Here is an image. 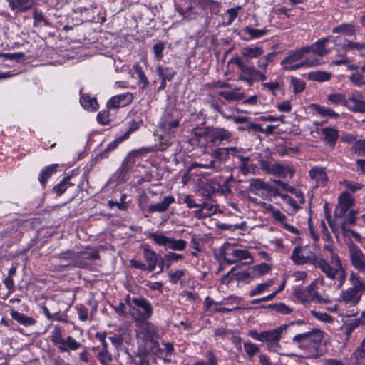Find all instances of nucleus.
Masks as SVG:
<instances>
[{"instance_id": "1", "label": "nucleus", "mask_w": 365, "mask_h": 365, "mask_svg": "<svg viewBox=\"0 0 365 365\" xmlns=\"http://www.w3.org/2000/svg\"><path fill=\"white\" fill-rule=\"evenodd\" d=\"M336 37L329 36L318 41L309 48H302L298 51V68L316 65L318 61L317 55L323 56L330 51L331 47H329V43L339 46L336 43Z\"/></svg>"}, {"instance_id": "2", "label": "nucleus", "mask_w": 365, "mask_h": 365, "mask_svg": "<svg viewBox=\"0 0 365 365\" xmlns=\"http://www.w3.org/2000/svg\"><path fill=\"white\" fill-rule=\"evenodd\" d=\"M314 266L319 268L325 276L331 280H336L337 287L341 288L346 281V270L342 266V262L336 253L331 252L329 262L319 257L314 260Z\"/></svg>"}, {"instance_id": "3", "label": "nucleus", "mask_w": 365, "mask_h": 365, "mask_svg": "<svg viewBox=\"0 0 365 365\" xmlns=\"http://www.w3.org/2000/svg\"><path fill=\"white\" fill-rule=\"evenodd\" d=\"M323 339V333L312 330L298 334V358L311 359L319 356V346Z\"/></svg>"}, {"instance_id": "4", "label": "nucleus", "mask_w": 365, "mask_h": 365, "mask_svg": "<svg viewBox=\"0 0 365 365\" xmlns=\"http://www.w3.org/2000/svg\"><path fill=\"white\" fill-rule=\"evenodd\" d=\"M220 255L227 264H233L245 260L240 265H250L254 262L251 253L236 244L225 243L220 249Z\"/></svg>"}, {"instance_id": "5", "label": "nucleus", "mask_w": 365, "mask_h": 365, "mask_svg": "<svg viewBox=\"0 0 365 365\" xmlns=\"http://www.w3.org/2000/svg\"><path fill=\"white\" fill-rule=\"evenodd\" d=\"M293 324H294V322H292L289 324L282 325L269 331H263L262 342L265 343L267 349L271 351H274L284 356H295L294 353L293 352L284 351L279 344V341L283 331L285 330L289 325Z\"/></svg>"}, {"instance_id": "6", "label": "nucleus", "mask_w": 365, "mask_h": 365, "mask_svg": "<svg viewBox=\"0 0 365 365\" xmlns=\"http://www.w3.org/2000/svg\"><path fill=\"white\" fill-rule=\"evenodd\" d=\"M231 61L235 63L240 70L239 79L251 86L254 81H264L266 76L252 66L247 64L245 61L238 56L233 57Z\"/></svg>"}, {"instance_id": "7", "label": "nucleus", "mask_w": 365, "mask_h": 365, "mask_svg": "<svg viewBox=\"0 0 365 365\" xmlns=\"http://www.w3.org/2000/svg\"><path fill=\"white\" fill-rule=\"evenodd\" d=\"M195 134L205 135L207 143L213 147L220 146L224 142L229 143L232 139V134L228 130L218 127H208L205 131Z\"/></svg>"}, {"instance_id": "8", "label": "nucleus", "mask_w": 365, "mask_h": 365, "mask_svg": "<svg viewBox=\"0 0 365 365\" xmlns=\"http://www.w3.org/2000/svg\"><path fill=\"white\" fill-rule=\"evenodd\" d=\"M148 237L152 239L158 245L164 246L168 249L175 251H182L185 249L187 242L182 239L168 237L163 234L150 232Z\"/></svg>"}, {"instance_id": "9", "label": "nucleus", "mask_w": 365, "mask_h": 365, "mask_svg": "<svg viewBox=\"0 0 365 365\" xmlns=\"http://www.w3.org/2000/svg\"><path fill=\"white\" fill-rule=\"evenodd\" d=\"M138 336L146 343L153 345L158 344V331L155 325L147 320H143L138 324Z\"/></svg>"}, {"instance_id": "10", "label": "nucleus", "mask_w": 365, "mask_h": 365, "mask_svg": "<svg viewBox=\"0 0 365 365\" xmlns=\"http://www.w3.org/2000/svg\"><path fill=\"white\" fill-rule=\"evenodd\" d=\"M351 264L355 269L365 274V254L352 242L348 244Z\"/></svg>"}, {"instance_id": "11", "label": "nucleus", "mask_w": 365, "mask_h": 365, "mask_svg": "<svg viewBox=\"0 0 365 365\" xmlns=\"http://www.w3.org/2000/svg\"><path fill=\"white\" fill-rule=\"evenodd\" d=\"M261 168L262 170L266 173L279 177H293L294 175V170L290 169L289 167L284 166L277 163H272L270 161H262L261 163Z\"/></svg>"}, {"instance_id": "12", "label": "nucleus", "mask_w": 365, "mask_h": 365, "mask_svg": "<svg viewBox=\"0 0 365 365\" xmlns=\"http://www.w3.org/2000/svg\"><path fill=\"white\" fill-rule=\"evenodd\" d=\"M131 302L133 304V309L138 308L141 309L139 317L143 320L150 319L153 313V308L150 302L143 297H133L131 298Z\"/></svg>"}, {"instance_id": "13", "label": "nucleus", "mask_w": 365, "mask_h": 365, "mask_svg": "<svg viewBox=\"0 0 365 365\" xmlns=\"http://www.w3.org/2000/svg\"><path fill=\"white\" fill-rule=\"evenodd\" d=\"M241 266L239 264L232 267L222 277L221 282L225 284H230L233 280L248 282L250 279V274L246 271H240L239 269Z\"/></svg>"}, {"instance_id": "14", "label": "nucleus", "mask_w": 365, "mask_h": 365, "mask_svg": "<svg viewBox=\"0 0 365 365\" xmlns=\"http://www.w3.org/2000/svg\"><path fill=\"white\" fill-rule=\"evenodd\" d=\"M298 299L303 303L310 301H314L316 302H329L328 297H322L317 294L315 289V284L314 283L310 284L306 290H298Z\"/></svg>"}, {"instance_id": "15", "label": "nucleus", "mask_w": 365, "mask_h": 365, "mask_svg": "<svg viewBox=\"0 0 365 365\" xmlns=\"http://www.w3.org/2000/svg\"><path fill=\"white\" fill-rule=\"evenodd\" d=\"M346 107L349 110L358 113H365V101H363L360 92L352 91L346 101Z\"/></svg>"}, {"instance_id": "16", "label": "nucleus", "mask_w": 365, "mask_h": 365, "mask_svg": "<svg viewBox=\"0 0 365 365\" xmlns=\"http://www.w3.org/2000/svg\"><path fill=\"white\" fill-rule=\"evenodd\" d=\"M210 166L216 172L222 170V163L228 159L227 150L226 148H217L210 153Z\"/></svg>"}, {"instance_id": "17", "label": "nucleus", "mask_w": 365, "mask_h": 365, "mask_svg": "<svg viewBox=\"0 0 365 365\" xmlns=\"http://www.w3.org/2000/svg\"><path fill=\"white\" fill-rule=\"evenodd\" d=\"M354 200L347 192L341 194L338 199V205L335 209V214L338 217H342L350 207L353 206Z\"/></svg>"}, {"instance_id": "18", "label": "nucleus", "mask_w": 365, "mask_h": 365, "mask_svg": "<svg viewBox=\"0 0 365 365\" xmlns=\"http://www.w3.org/2000/svg\"><path fill=\"white\" fill-rule=\"evenodd\" d=\"M133 100V96L130 92H126L122 94L113 96L107 103V108L108 109H116L120 107H125Z\"/></svg>"}, {"instance_id": "19", "label": "nucleus", "mask_w": 365, "mask_h": 365, "mask_svg": "<svg viewBox=\"0 0 365 365\" xmlns=\"http://www.w3.org/2000/svg\"><path fill=\"white\" fill-rule=\"evenodd\" d=\"M311 180L317 187H324L328 180V176L325 168L313 167L309 172Z\"/></svg>"}, {"instance_id": "20", "label": "nucleus", "mask_w": 365, "mask_h": 365, "mask_svg": "<svg viewBox=\"0 0 365 365\" xmlns=\"http://www.w3.org/2000/svg\"><path fill=\"white\" fill-rule=\"evenodd\" d=\"M361 296L362 295L359 292L348 288L341 291L339 300L344 302L346 306L354 307L359 302Z\"/></svg>"}, {"instance_id": "21", "label": "nucleus", "mask_w": 365, "mask_h": 365, "mask_svg": "<svg viewBox=\"0 0 365 365\" xmlns=\"http://www.w3.org/2000/svg\"><path fill=\"white\" fill-rule=\"evenodd\" d=\"M264 53V49L259 46H246L241 49L242 57L247 61L252 58H257Z\"/></svg>"}, {"instance_id": "22", "label": "nucleus", "mask_w": 365, "mask_h": 365, "mask_svg": "<svg viewBox=\"0 0 365 365\" xmlns=\"http://www.w3.org/2000/svg\"><path fill=\"white\" fill-rule=\"evenodd\" d=\"M175 202L174 197L171 195L165 196L163 201L148 207V212L150 213L158 212H163L168 210L170 205Z\"/></svg>"}, {"instance_id": "23", "label": "nucleus", "mask_w": 365, "mask_h": 365, "mask_svg": "<svg viewBox=\"0 0 365 365\" xmlns=\"http://www.w3.org/2000/svg\"><path fill=\"white\" fill-rule=\"evenodd\" d=\"M143 257L148 263V271H153L157 266L158 255L148 246L143 247Z\"/></svg>"}, {"instance_id": "24", "label": "nucleus", "mask_w": 365, "mask_h": 365, "mask_svg": "<svg viewBox=\"0 0 365 365\" xmlns=\"http://www.w3.org/2000/svg\"><path fill=\"white\" fill-rule=\"evenodd\" d=\"M9 6L14 11L25 12L34 5L33 0H9Z\"/></svg>"}, {"instance_id": "25", "label": "nucleus", "mask_w": 365, "mask_h": 365, "mask_svg": "<svg viewBox=\"0 0 365 365\" xmlns=\"http://www.w3.org/2000/svg\"><path fill=\"white\" fill-rule=\"evenodd\" d=\"M322 134L324 137V140L330 146L335 145L336 140L339 138L338 130L334 128L327 127L322 130Z\"/></svg>"}, {"instance_id": "26", "label": "nucleus", "mask_w": 365, "mask_h": 365, "mask_svg": "<svg viewBox=\"0 0 365 365\" xmlns=\"http://www.w3.org/2000/svg\"><path fill=\"white\" fill-rule=\"evenodd\" d=\"M249 182V187L248 190L257 194L259 190H267L270 191V186L267 185L265 182L260 179L257 178H251L248 180Z\"/></svg>"}, {"instance_id": "27", "label": "nucleus", "mask_w": 365, "mask_h": 365, "mask_svg": "<svg viewBox=\"0 0 365 365\" xmlns=\"http://www.w3.org/2000/svg\"><path fill=\"white\" fill-rule=\"evenodd\" d=\"M349 281L351 285L349 288L362 295L363 292L365 291V282L354 272H351L350 274Z\"/></svg>"}, {"instance_id": "28", "label": "nucleus", "mask_w": 365, "mask_h": 365, "mask_svg": "<svg viewBox=\"0 0 365 365\" xmlns=\"http://www.w3.org/2000/svg\"><path fill=\"white\" fill-rule=\"evenodd\" d=\"M10 314L13 319L26 327L34 325L36 322L35 319L33 317H28L26 314L19 312L16 310H12Z\"/></svg>"}, {"instance_id": "29", "label": "nucleus", "mask_w": 365, "mask_h": 365, "mask_svg": "<svg viewBox=\"0 0 365 365\" xmlns=\"http://www.w3.org/2000/svg\"><path fill=\"white\" fill-rule=\"evenodd\" d=\"M319 257H316L314 253L307 249H300L298 247V264L312 262L314 264V260Z\"/></svg>"}, {"instance_id": "30", "label": "nucleus", "mask_w": 365, "mask_h": 365, "mask_svg": "<svg viewBox=\"0 0 365 365\" xmlns=\"http://www.w3.org/2000/svg\"><path fill=\"white\" fill-rule=\"evenodd\" d=\"M332 32L341 34L346 36H352L356 34V29L355 26L351 24H342L334 27Z\"/></svg>"}, {"instance_id": "31", "label": "nucleus", "mask_w": 365, "mask_h": 365, "mask_svg": "<svg viewBox=\"0 0 365 365\" xmlns=\"http://www.w3.org/2000/svg\"><path fill=\"white\" fill-rule=\"evenodd\" d=\"M81 346V344L72 336H68L64 339L63 345H61L59 348L61 352H68L70 351H76Z\"/></svg>"}, {"instance_id": "32", "label": "nucleus", "mask_w": 365, "mask_h": 365, "mask_svg": "<svg viewBox=\"0 0 365 365\" xmlns=\"http://www.w3.org/2000/svg\"><path fill=\"white\" fill-rule=\"evenodd\" d=\"M166 116L161 119L159 123V127L165 133H171L179 127L180 123L178 120H167Z\"/></svg>"}, {"instance_id": "33", "label": "nucleus", "mask_w": 365, "mask_h": 365, "mask_svg": "<svg viewBox=\"0 0 365 365\" xmlns=\"http://www.w3.org/2000/svg\"><path fill=\"white\" fill-rule=\"evenodd\" d=\"M80 102L81 106L87 110L95 111L98 108V103L96 98L83 95Z\"/></svg>"}, {"instance_id": "34", "label": "nucleus", "mask_w": 365, "mask_h": 365, "mask_svg": "<svg viewBox=\"0 0 365 365\" xmlns=\"http://www.w3.org/2000/svg\"><path fill=\"white\" fill-rule=\"evenodd\" d=\"M57 164H52L45 167L40 173L38 180L44 187L47 180L56 171Z\"/></svg>"}, {"instance_id": "35", "label": "nucleus", "mask_w": 365, "mask_h": 365, "mask_svg": "<svg viewBox=\"0 0 365 365\" xmlns=\"http://www.w3.org/2000/svg\"><path fill=\"white\" fill-rule=\"evenodd\" d=\"M339 46H341L346 52L351 50H356L362 54L363 51L365 49V42L360 43L345 40L344 43Z\"/></svg>"}, {"instance_id": "36", "label": "nucleus", "mask_w": 365, "mask_h": 365, "mask_svg": "<svg viewBox=\"0 0 365 365\" xmlns=\"http://www.w3.org/2000/svg\"><path fill=\"white\" fill-rule=\"evenodd\" d=\"M74 183L71 182V177H65L58 184L55 185L53 188V192L57 195L60 196L63 195L68 187H73Z\"/></svg>"}, {"instance_id": "37", "label": "nucleus", "mask_w": 365, "mask_h": 365, "mask_svg": "<svg viewBox=\"0 0 365 365\" xmlns=\"http://www.w3.org/2000/svg\"><path fill=\"white\" fill-rule=\"evenodd\" d=\"M197 207L199 210L196 212V215L200 217H207L215 212V207L207 202L199 204Z\"/></svg>"}, {"instance_id": "38", "label": "nucleus", "mask_w": 365, "mask_h": 365, "mask_svg": "<svg viewBox=\"0 0 365 365\" xmlns=\"http://www.w3.org/2000/svg\"><path fill=\"white\" fill-rule=\"evenodd\" d=\"M156 73L161 80L171 81L175 75V71L171 67L163 68L158 65L156 67Z\"/></svg>"}, {"instance_id": "39", "label": "nucleus", "mask_w": 365, "mask_h": 365, "mask_svg": "<svg viewBox=\"0 0 365 365\" xmlns=\"http://www.w3.org/2000/svg\"><path fill=\"white\" fill-rule=\"evenodd\" d=\"M308 78L319 82L327 81L331 78V73L325 71H313L307 74Z\"/></svg>"}, {"instance_id": "40", "label": "nucleus", "mask_w": 365, "mask_h": 365, "mask_svg": "<svg viewBox=\"0 0 365 365\" xmlns=\"http://www.w3.org/2000/svg\"><path fill=\"white\" fill-rule=\"evenodd\" d=\"M123 140H125V138L120 136L110 142L103 152L97 155V158L102 159L108 158V153L112 150H114L118 147V144Z\"/></svg>"}, {"instance_id": "41", "label": "nucleus", "mask_w": 365, "mask_h": 365, "mask_svg": "<svg viewBox=\"0 0 365 365\" xmlns=\"http://www.w3.org/2000/svg\"><path fill=\"white\" fill-rule=\"evenodd\" d=\"M51 340L58 349L61 345H63L64 339L63 338L61 329L59 327H54L51 332Z\"/></svg>"}, {"instance_id": "42", "label": "nucleus", "mask_w": 365, "mask_h": 365, "mask_svg": "<svg viewBox=\"0 0 365 365\" xmlns=\"http://www.w3.org/2000/svg\"><path fill=\"white\" fill-rule=\"evenodd\" d=\"M284 69L293 71L297 69V54L293 53L283 59L281 62Z\"/></svg>"}, {"instance_id": "43", "label": "nucleus", "mask_w": 365, "mask_h": 365, "mask_svg": "<svg viewBox=\"0 0 365 365\" xmlns=\"http://www.w3.org/2000/svg\"><path fill=\"white\" fill-rule=\"evenodd\" d=\"M314 108L316 112L323 117L327 116L336 119L339 116V113H336L330 108L315 105Z\"/></svg>"}, {"instance_id": "44", "label": "nucleus", "mask_w": 365, "mask_h": 365, "mask_svg": "<svg viewBox=\"0 0 365 365\" xmlns=\"http://www.w3.org/2000/svg\"><path fill=\"white\" fill-rule=\"evenodd\" d=\"M351 361L356 365H364L365 363V350L360 346L352 354Z\"/></svg>"}, {"instance_id": "45", "label": "nucleus", "mask_w": 365, "mask_h": 365, "mask_svg": "<svg viewBox=\"0 0 365 365\" xmlns=\"http://www.w3.org/2000/svg\"><path fill=\"white\" fill-rule=\"evenodd\" d=\"M361 324V319H355L351 322L348 323L342 329H344L346 336V340L348 341L350 335L353 331Z\"/></svg>"}, {"instance_id": "46", "label": "nucleus", "mask_w": 365, "mask_h": 365, "mask_svg": "<svg viewBox=\"0 0 365 365\" xmlns=\"http://www.w3.org/2000/svg\"><path fill=\"white\" fill-rule=\"evenodd\" d=\"M327 99L331 103L335 105H341L345 106L346 98V96L339 93H331L327 96Z\"/></svg>"}, {"instance_id": "47", "label": "nucleus", "mask_w": 365, "mask_h": 365, "mask_svg": "<svg viewBox=\"0 0 365 365\" xmlns=\"http://www.w3.org/2000/svg\"><path fill=\"white\" fill-rule=\"evenodd\" d=\"M276 53L272 52L269 53L266 56L259 58L257 61V66L259 68L265 71L269 63L275 56Z\"/></svg>"}, {"instance_id": "48", "label": "nucleus", "mask_w": 365, "mask_h": 365, "mask_svg": "<svg viewBox=\"0 0 365 365\" xmlns=\"http://www.w3.org/2000/svg\"><path fill=\"white\" fill-rule=\"evenodd\" d=\"M252 269L254 276H262L268 273L271 269V267L266 263H261L254 266Z\"/></svg>"}, {"instance_id": "49", "label": "nucleus", "mask_w": 365, "mask_h": 365, "mask_svg": "<svg viewBox=\"0 0 365 365\" xmlns=\"http://www.w3.org/2000/svg\"><path fill=\"white\" fill-rule=\"evenodd\" d=\"M245 31L247 34L252 38H258L263 36H264L267 31L266 29H253L250 26H247L245 28Z\"/></svg>"}, {"instance_id": "50", "label": "nucleus", "mask_w": 365, "mask_h": 365, "mask_svg": "<svg viewBox=\"0 0 365 365\" xmlns=\"http://www.w3.org/2000/svg\"><path fill=\"white\" fill-rule=\"evenodd\" d=\"M98 359L100 361L101 365H110L112 361V355L108 351V350H101L98 355Z\"/></svg>"}, {"instance_id": "51", "label": "nucleus", "mask_w": 365, "mask_h": 365, "mask_svg": "<svg viewBox=\"0 0 365 365\" xmlns=\"http://www.w3.org/2000/svg\"><path fill=\"white\" fill-rule=\"evenodd\" d=\"M244 349L250 357H252L259 351L258 346L252 342L247 341L244 343Z\"/></svg>"}, {"instance_id": "52", "label": "nucleus", "mask_w": 365, "mask_h": 365, "mask_svg": "<svg viewBox=\"0 0 365 365\" xmlns=\"http://www.w3.org/2000/svg\"><path fill=\"white\" fill-rule=\"evenodd\" d=\"M340 184L346 187V189L351 190V192H354L357 190H359L362 187V185L358 182H351L349 180H344L343 181L340 182Z\"/></svg>"}, {"instance_id": "53", "label": "nucleus", "mask_w": 365, "mask_h": 365, "mask_svg": "<svg viewBox=\"0 0 365 365\" xmlns=\"http://www.w3.org/2000/svg\"><path fill=\"white\" fill-rule=\"evenodd\" d=\"M312 314L319 321L331 323L333 322V317L324 312H317L314 310L311 311Z\"/></svg>"}, {"instance_id": "54", "label": "nucleus", "mask_w": 365, "mask_h": 365, "mask_svg": "<svg viewBox=\"0 0 365 365\" xmlns=\"http://www.w3.org/2000/svg\"><path fill=\"white\" fill-rule=\"evenodd\" d=\"M164 49L165 44L162 42H159L153 46V51L156 60L160 61L163 58Z\"/></svg>"}, {"instance_id": "55", "label": "nucleus", "mask_w": 365, "mask_h": 365, "mask_svg": "<svg viewBox=\"0 0 365 365\" xmlns=\"http://www.w3.org/2000/svg\"><path fill=\"white\" fill-rule=\"evenodd\" d=\"M135 71L138 76V79L140 83H142L143 86V87H145L148 85V79L147 78L145 73L143 72L142 68L139 66H134Z\"/></svg>"}, {"instance_id": "56", "label": "nucleus", "mask_w": 365, "mask_h": 365, "mask_svg": "<svg viewBox=\"0 0 365 365\" xmlns=\"http://www.w3.org/2000/svg\"><path fill=\"white\" fill-rule=\"evenodd\" d=\"M349 79L355 86H361L365 84L364 76L361 73H354L349 76Z\"/></svg>"}, {"instance_id": "57", "label": "nucleus", "mask_w": 365, "mask_h": 365, "mask_svg": "<svg viewBox=\"0 0 365 365\" xmlns=\"http://www.w3.org/2000/svg\"><path fill=\"white\" fill-rule=\"evenodd\" d=\"M77 310V313L78 315V319L82 321L85 322L88 320V309L83 305H78L76 307Z\"/></svg>"}, {"instance_id": "58", "label": "nucleus", "mask_w": 365, "mask_h": 365, "mask_svg": "<svg viewBox=\"0 0 365 365\" xmlns=\"http://www.w3.org/2000/svg\"><path fill=\"white\" fill-rule=\"evenodd\" d=\"M207 361H196L193 365H217L216 357L214 356L212 352L210 351L207 355Z\"/></svg>"}, {"instance_id": "59", "label": "nucleus", "mask_w": 365, "mask_h": 365, "mask_svg": "<svg viewBox=\"0 0 365 365\" xmlns=\"http://www.w3.org/2000/svg\"><path fill=\"white\" fill-rule=\"evenodd\" d=\"M110 113L108 110H101L98 113L97 115L98 121L103 124L106 125L110 122Z\"/></svg>"}, {"instance_id": "60", "label": "nucleus", "mask_w": 365, "mask_h": 365, "mask_svg": "<svg viewBox=\"0 0 365 365\" xmlns=\"http://www.w3.org/2000/svg\"><path fill=\"white\" fill-rule=\"evenodd\" d=\"M242 9L241 6H237L235 8H230L227 9V13L229 15L228 24H230L233 22L235 19L237 17L238 11Z\"/></svg>"}, {"instance_id": "61", "label": "nucleus", "mask_w": 365, "mask_h": 365, "mask_svg": "<svg viewBox=\"0 0 365 365\" xmlns=\"http://www.w3.org/2000/svg\"><path fill=\"white\" fill-rule=\"evenodd\" d=\"M352 148L355 153H358L359 154L365 153V140L356 141L354 143Z\"/></svg>"}, {"instance_id": "62", "label": "nucleus", "mask_w": 365, "mask_h": 365, "mask_svg": "<svg viewBox=\"0 0 365 365\" xmlns=\"http://www.w3.org/2000/svg\"><path fill=\"white\" fill-rule=\"evenodd\" d=\"M219 96L223 97L227 101L238 100L237 94L232 91H223L219 92Z\"/></svg>"}, {"instance_id": "63", "label": "nucleus", "mask_w": 365, "mask_h": 365, "mask_svg": "<svg viewBox=\"0 0 365 365\" xmlns=\"http://www.w3.org/2000/svg\"><path fill=\"white\" fill-rule=\"evenodd\" d=\"M274 310L276 312H279L283 314H289L292 311V309H290L289 307H287L284 303L276 304V305H274Z\"/></svg>"}, {"instance_id": "64", "label": "nucleus", "mask_w": 365, "mask_h": 365, "mask_svg": "<svg viewBox=\"0 0 365 365\" xmlns=\"http://www.w3.org/2000/svg\"><path fill=\"white\" fill-rule=\"evenodd\" d=\"M165 258L167 261H178L181 260L184 258V256L182 254H177L175 252H169L165 255Z\"/></svg>"}]
</instances>
